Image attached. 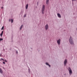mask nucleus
I'll use <instances>...</instances> for the list:
<instances>
[{
  "instance_id": "obj_1",
  "label": "nucleus",
  "mask_w": 77,
  "mask_h": 77,
  "mask_svg": "<svg viewBox=\"0 0 77 77\" xmlns=\"http://www.w3.org/2000/svg\"><path fill=\"white\" fill-rule=\"evenodd\" d=\"M69 42L70 44H74L73 41H72V37L71 36L69 39Z\"/></svg>"
},
{
  "instance_id": "obj_2",
  "label": "nucleus",
  "mask_w": 77,
  "mask_h": 77,
  "mask_svg": "<svg viewBox=\"0 0 77 77\" xmlns=\"http://www.w3.org/2000/svg\"><path fill=\"white\" fill-rule=\"evenodd\" d=\"M45 11V5H43L42 8V14H44V11Z\"/></svg>"
},
{
  "instance_id": "obj_3",
  "label": "nucleus",
  "mask_w": 77,
  "mask_h": 77,
  "mask_svg": "<svg viewBox=\"0 0 77 77\" xmlns=\"http://www.w3.org/2000/svg\"><path fill=\"white\" fill-rule=\"evenodd\" d=\"M68 70L69 72L70 75H71V74H72V70H71V69L70 67H69Z\"/></svg>"
},
{
  "instance_id": "obj_4",
  "label": "nucleus",
  "mask_w": 77,
  "mask_h": 77,
  "mask_svg": "<svg viewBox=\"0 0 77 77\" xmlns=\"http://www.w3.org/2000/svg\"><path fill=\"white\" fill-rule=\"evenodd\" d=\"M57 42L58 45H60V39H59V40H57Z\"/></svg>"
},
{
  "instance_id": "obj_5",
  "label": "nucleus",
  "mask_w": 77,
  "mask_h": 77,
  "mask_svg": "<svg viewBox=\"0 0 77 77\" xmlns=\"http://www.w3.org/2000/svg\"><path fill=\"white\" fill-rule=\"evenodd\" d=\"M45 29L46 30H47V29H48V25L47 24L45 26Z\"/></svg>"
},
{
  "instance_id": "obj_6",
  "label": "nucleus",
  "mask_w": 77,
  "mask_h": 77,
  "mask_svg": "<svg viewBox=\"0 0 77 77\" xmlns=\"http://www.w3.org/2000/svg\"><path fill=\"white\" fill-rule=\"evenodd\" d=\"M67 63V60H66V59L64 61V64L65 66L66 65V63Z\"/></svg>"
},
{
  "instance_id": "obj_7",
  "label": "nucleus",
  "mask_w": 77,
  "mask_h": 77,
  "mask_svg": "<svg viewBox=\"0 0 77 77\" xmlns=\"http://www.w3.org/2000/svg\"><path fill=\"white\" fill-rule=\"evenodd\" d=\"M57 15L58 17L59 18H61V16H60V14L58 13L57 14Z\"/></svg>"
},
{
  "instance_id": "obj_8",
  "label": "nucleus",
  "mask_w": 77,
  "mask_h": 77,
  "mask_svg": "<svg viewBox=\"0 0 77 77\" xmlns=\"http://www.w3.org/2000/svg\"><path fill=\"white\" fill-rule=\"evenodd\" d=\"M49 2V0H46V3L47 5H48V4Z\"/></svg>"
},
{
  "instance_id": "obj_9",
  "label": "nucleus",
  "mask_w": 77,
  "mask_h": 77,
  "mask_svg": "<svg viewBox=\"0 0 77 77\" xmlns=\"http://www.w3.org/2000/svg\"><path fill=\"white\" fill-rule=\"evenodd\" d=\"M3 31H2V32L0 34V35L1 36H2V35H3Z\"/></svg>"
},
{
  "instance_id": "obj_10",
  "label": "nucleus",
  "mask_w": 77,
  "mask_h": 77,
  "mask_svg": "<svg viewBox=\"0 0 77 77\" xmlns=\"http://www.w3.org/2000/svg\"><path fill=\"white\" fill-rule=\"evenodd\" d=\"M46 64L47 65H48V66H49L50 67V65H49V64H48V63H46Z\"/></svg>"
},
{
  "instance_id": "obj_11",
  "label": "nucleus",
  "mask_w": 77,
  "mask_h": 77,
  "mask_svg": "<svg viewBox=\"0 0 77 77\" xmlns=\"http://www.w3.org/2000/svg\"><path fill=\"white\" fill-rule=\"evenodd\" d=\"M3 71H2V69H0V73H2Z\"/></svg>"
},
{
  "instance_id": "obj_12",
  "label": "nucleus",
  "mask_w": 77,
  "mask_h": 77,
  "mask_svg": "<svg viewBox=\"0 0 77 77\" xmlns=\"http://www.w3.org/2000/svg\"><path fill=\"white\" fill-rule=\"evenodd\" d=\"M26 8L27 9L28 8V4L26 5Z\"/></svg>"
},
{
  "instance_id": "obj_13",
  "label": "nucleus",
  "mask_w": 77,
  "mask_h": 77,
  "mask_svg": "<svg viewBox=\"0 0 77 77\" xmlns=\"http://www.w3.org/2000/svg\"><path fill=\"white\" fill-rule=\"evenodd\" d=\"M22 27H23V25H22L20 28V30H21V29H22Z\"/></svg>"
},
{
  "instance_id": "obj_14",
  "label": "nucleus",
  "mask_w": 77,
  "mask_h": 77,
  "mask_svg": "<svg viewBox=\"0 0 77 77\" xmlns=\"http://www.w3.org/2000/svg\"><path fill=\"white\" fill-rule=\"evenodd\" d=\"M3 41V38H0V41Z\"/></svg>"
},
{
  "instance_id": "obj_15",
  "label": "nucleus",
  "mask_w": 77,
  "mask_h": 77,
  "mask_svg": "<svg viewBox=\"0 0 77 77\" xmlns=\"http://www.w3.org/2000/svg\"><path fill=\"white\" fill-rule=\"evenodd\" d=\"M3 28H4V26H2V29H1V30H3Z\"/></svg>"
},
{
  "instance_id": "obj_16",
  "label": "nucleus",
  "mask_w": 77,
  "mask_h": 77,
  "mask_svg": "<svg viewBox=\"0 0 77 77\" xmlns=\"http://www.w3.org/2000/svg\"><path fill=\"white\" fill-rule=\"evenodd\" d=\"M11 22L12 23H13V19L11 20Z\"/></svg>"
},
{
  "instance_id": "obj_17",
  "label": "nucleus",
  "mask_w": 77,
  "mask_h": 77,
  "mask_svg": "<svg viewBox=\"0 0 77 77\" xmlns=\"http://www.w3.org/2000/svg\"><path fill=\"white\" fill-rule=\"evenodd\" d=\"M1 60H2L3 61H4V59H3L1 58Z\"/></svg>"
},
{
  "instance_id": "obj_18",
  "label": "nucleus",
  "mask_w": 77,
  "mask_h": 77,
  "mask_svg": "<svg viewBox=\"0 0 77 77\" xmlns=\"http://www.w3.org/2000/svg\"><path fill=\"white\" fill-rule=\"evenodd\" d=\"M26 17V14L24 15V17Z\"/></svg>"
},
{
  "instance_id": "obj_19",
  "label": "nucleus",
  "mask_w": 77,
  "mask_h": 77,
  "mask_svg": "<svg viewBox=\"0 0 77 77\" xmlns=\"http://www.w3.org/2000/svg\"><path fill=\"white\" fill-rule=\"evenodd\" d=\"M3 64H5V62H3Z\"/></svg>"
},
{
  "instance_id": "obj_20",
  "label": "nucleus",
  "mask_w": 77,
  "mask_h": 77,
  "mask_svg": "<svg viewBox=\"0 0 77 77\" xmlns=\"http://www.w3.org/2000/svg\"><path fill=\"white\" fill-rule=\"evenodd\" d=\"M5 62H7V61L5 60Z\"/></svg>"
},
{
  "instance_id": "obj_21",
  "label": "nucleus",
  "mask_w": 77,
  "mask_h": 77,
  "mask_svg": "<svg viewBox=\"0 0 77 77\" xmlns=\"http://www.w3.org/2000/svg\"><path fill=\"white\" fill-rule=\"evenodd\" d=\"M9 21H11V19L9 20Z\"/></svg>"
},
{
  "instance_id": "obj_22",
  "label": "nucleus",
  "mask_w": 77,
  "mask_h": 77,
  "mask_svg": "<svg viewBox=\"0 0 77 77\" xmlns=\"http://www.w3.org/2000/svg\"><path fill=\"white\" fill-rule=\"evenodd\" d=\"M1 8H2V9H3V7H1Z\"/></svg>"
},
{
  "instance_id": "obj_23",
  "label": "nucleus",
  "mask_w": 77,
  "mask_h": 77,
  "mask_svg": "<svg viewBox=\"0 0 77 77\" xmlns=\"http://www.w3.org/2000/svg\"><path fill=\"white\" fill-rule=\"evenodd\" d=\"M16 53H17V54L18 53V52L17 51Z\"/></svg>"
},
{
  "instance_id": "obj_24",
  "label": "nucleus",
  "mask_w": 77,
  "mask_h": 77,
  "mask_svg": "<svg viewBox=\"0 0 77 77\" xmlns=\"http://www.w3.org/2000/svg\"><path fill=\"white\" fill-rule=\"evenodd\" d=\"M72 1H74V0L75 1V0H72Z\"/></svg>"
},
{
  "instance_id": "obj_25",
  "label": "nucleus",
  "mask_w": 77,
  "mask_h": 77,
  "mask_svg": "<svg viewBox=\"0 0 77 77\" xmlns=\"http://www.w3.org/2000/svg\"><path fill=\"white\" fill-rule=\"evenodd\" d=\"M0 61H1V60H0Z\"/></svg>"
}]
</instances>
